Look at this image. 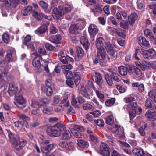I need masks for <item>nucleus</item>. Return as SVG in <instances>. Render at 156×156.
Returning <instances> with one entry per match:
<instances>
[{"label":"nucleus","mask_w":156,"mask_h":156,"mask_svg":"<svg viewBox=\"0 0 156 156\" xmlns=\"http://www.w3.org/2000/svg\"><path fill=\"white\" fill-rule=\"evenodd\" d=\"M105 40L101 37H99L96 41V47L97 49V58L94 60L96 64L100 60H104L107 54L104 48Z\"/></svg>","instance_id":"f257e3e1"},{"label":"nucleus","mask_w":156,"mask_h":156,"mask_svg":"<svg viewBox=\"0 0 156 156\" xmlns=\"http://www.w3.org/2000/svg\"><path fill=\"white\" fill-rule=\"evenodd\" d=\"M66 129L65 126L62 124L57 123L54 126L48 127L47 132L52 137H58Z\"/></svg>","instance_id":"f03ea898"},{"label":"nucleus","mask_w":156,"mask_h":156,"mask_svg":"<svg viewBox=\"0 0 156 156\" xmlns=\"http://www.w3.org/2000/svg\"><path fill=\"white\" fill-rule=\"evenodd\" d=\"M138 106L136 102L128 104L124 107V108L129 112L130 119H133L136 116V109Z\"/></svg>","instance_id":"7ed1b4c3"},{"label":"nucleus","mask_w":156,"mask_h":156,"mask_svg":"<svg viewBox=\"0 0 156 156\" xmlns=\"http://www.w3.org/2000/svg\"><path fill=\"white\" fill-rule=\"evenodd\" d=\"M14 104L19 108L22 109L26 106V101L21 95L16 94H15Z\"/></svg>","instance_id":"20e7f679"},{"label":"nucleus","mask_w":156,"mask_h":156,"mask_svg":"<svg viewBox=\"0 0 156 156\" xmlns=\"http://www.w3.org/2000/svg\"><path fill=\"white\" fill-rule=\"evenodd\" d=\"M45 111H49V110L46 107H44L43 110H42L40 108H37V109H32L31 111V113L38 116L41 121H43L45 119L44 114V112H46Z\"/></svg>","instance_id":"39448f33"},{"label":"nucleus","mask_w":156,"mask_h":156,"mask_svg":"<svg viewBox=\"0 0 156 156\" xmlns=\"http://www.w3.org/2000/svg\"><path fill=\"white\" fill-rule=\"evenodd\" d=\"M100 149L101 154L103 156H110V149L105 143H102L101 144Z\"/></svg>","instance_id":"423d86ee"},{"label":"nucleus","mask_w":156,"mask_h":156,"mask_svg":"<svg viewBox=\"0 0 156 156\" xmlns=\"http://www.w3.org/2000/svg\"><path fill=\"white\" fill-rule=\"evenodd\" d=\"M27 141L21 138H19L18 140H17L13 144L15 149L19 151L24 147Z\"/></svg>","instance_id":"0eeeda50"},{"label":"nucleus","mask_w":156,"mask_h":156,"mask_svg":"<svg viewBox=\"0 0 156 156\" xmlns=\"http://www.w3.org/2000/svg\"><path fill=\"white\" fill-rule=\"evenodd\" d=\"M83 29L80 24H73L71 25L69 28V31L70 34H78Z\"/></svg>","instance_id":"6e6552de"},{"label":"nucleus","mask_w":156,"mask_h":156,"mask_svg":"<svg viewBox=\"0 0 156 156\" xmlns=\"http://www.w3.org/2000/svg\"><path fill=\"white\" fill-rule=\"evenodd\" d=\"M61 6L54 8L53 10L52 14L55 19H58L64 15Z\"/></svg>","instance_id":"1a4fd4ad"},{"label":"nucleus","mask_w":156,"mask_h":156,"mask_svg":"<svg viewBox=\"0 0 156 156\" xmlns=\"http://www.w3.org/2000/svg\"><path fill=\"white\" fill-rule=\"evenodd\" d=\"M18 87L15 83L11 82L9 83L8 92L10 95L12 96L14 94H18Z\"/></svg>","instance_id":"9d476101"},{"label":"nucleus","mask_w":156,"mask_h":156,"mask_svg":"<svg viewBox=\"0 0 156 156\" xmlns=\"http://www.w3.org/2000/svg\"><path fill=\"white\" fill-rule=\"evenodd\" d=\"M138 42L139 45L145 48H148L150 47L149 41L144 37L140 36L138 39Z\"/></svg>","instance_id":"9b49d317"},{"label":"nucleus","mask_w":156,"mask_h":156,"mask_svg":"<svg viewBox=\"0 0 156 156\" xmlns=\"http://www.w3.org/2000/svg\"><path fill=\"white\" fill-rule=\"evenodd\" d=\"M20 3L24 5L27 4V2L26 0H6V4L10 5L13 7H16L19 3Z\"/></svg>","instance_id":"f8f14e48"},{"label":"nucleus","mask_w":156,"mask_h":156,"mask_svg":"<svg viewBox=\"0 0 156 156\" xmlns=\"http://www.w3.org/2000/svg\"><path fill=\"white\" fill-rule=\"evenodd\" d=\"M104 43H105V48L108 54L112 56L111 59H113L115 57L114 56L115 51L113 49V46L109 42L105 43L104 42Z\"/></svg>","instance_id":"ddd939ff"},{"label":"nucleus","mask_w":156,"mask_h":156,"mask_svg":"<svg viewBox=\"0 0 156 156\" xmlns=\"http://www.w3.org/2000/svg\"><path fill=\"white\" fill-rule=\"evenodd\" d=\"M145 107L147 109H151L156 110V105L154 104L152 100L147 99L145 102Z\"/></svg>","instance_id":"4468645a"},{"label":"nucleus","mask_w":156,"mask_h":156,"mask_svg":"<svg viewBox=\"0 0 156 156\" xmlns=\"http://www.w3.org/2000/svg\"><path fill=\"white\" fill-rule=\"evenodd\" d=\"M98 31V29L95 25L91 24L88 27L89 33L92 37L95 36Z\"/></svg>","instance_id":"2eb2a0df"},{"label":"nucleus","mask_w":156,"mask_h":156,"mask_svg":"<svg viewBox=\"0 0 156 156\" xmlns=\"http://www.w3.org/2000/svg\"><path fill=\"white\" fill-rule=\"evenodd\" d=\"M76 52L75 59L76 61H79L83 56L84 51L81 48L77 46L76 48Z\"/></svg>","instance_id":"dca6fc26"},{"label":"nucleus","mask_w":156,"mask_h":156,"mask_svg":"<svg viewBox=\"0 0 156 156\" xmlns=\"http://www.w3.org/2000/svg\"><path fill=\"white\" fill-rule=\"evenodd\" d=\"M54 144H51L47 146H43L41 147V150L43 153L47 154L50 152L53 148Z\"/></svg>","instance_id":"f3484780"},{"label":"nucleus","mask_w":156,"mask_h":156,"mask_svg":"<svg viewBox=\"0 0 156 156\" xmlns=\"http://www.w3.org/2000/svg\"><path fill=\"white\" fill-rule=\"evenodd\" d=\"M138 19L137 14L135 13H132L128 17V19L129 24L133 26Z\"/></svg>","instance_id":"a211bd4d"},{"label":"nucleus","mask_w":156,"mask_h":156,"mask_svg":"<svg viewBox=\"0 0 156 156\" xmlns=\"http://www.w3.org/2000/svg\"><path fill=\"white\" fill-rule=\"evenodd\" d=\"M95 77V82L99 86L100 88H102L101 85L103 83V80L101 74L99 73H96Z\"/></svg>","instance_id":"6ab92c4d"},{"label":"nucleus","mask_w":156,"mask_h":156,"mask_svg":"<svg viewBox=\"0 0 156 156\" xmlns=\"http://www.w3.org/2000/svg\"><path fill=\"white\" fill-rule=\"evenodd\" d=\"M80 93L84 97L90 99L91 98V95L87 89L84 86H81L80 90Z\"/></svg>","instance_id":"aec40b11"},{"label":"nucleus","mask_w":156,"mask_h":156,"mask_svg":"<svg viewBox=\"0 0 156 156\" xmlns=\"http://www.w3.org/2000/svg\"><path fill=\"white\" fill-rule=\"evenodd\" d=\"M74 129L73 130L72 133L74 136L76 138H80L81 137L82 135L77 129L80 130L82 127L78 125L74 126Z\"/></svg>","instance_id":"412c9836"},{"label":"nucleus","mask_w":156,"mask_h":156,"mask_svg":"<svg viewBox=\"0 0 156 156\" xmlns=\"http://www.w3.org/2000/svg\"><path fill=\"white\" fill-rule=\"evenodd\" d=\"M31 36L28 35L25 37L23 43V44L27 46V47L32 48L33 47V45L31 44Z\"/></svg>","instance_id":"4be33fe9"},{"label":"nucleus","mask_w":156,"mask_h":156,"mask_svg":"<svg viewBox=\"0 0 156 156\" xmlns=\"http://www.w3.org/2000/svg\"><path fill=\"white\" fill-rule=\"evenodd\" d=\"M80 42L85 49H87L89 46L90 43L87 37V35H85L81 37Z\"/></svg>","instance_id":"5701e85b"},{"label":"nucleus","mask_w":156,"mask_h":156,"mask_svg":"<svg viewBox=\"0 0 156 156\" xmlns=\"http://www.w3.org/2000/svg\"><path fill=\"white\" fill-rule=\"evenodd\" d=\"M41 58V56H38L36 57L32 61V64L33 66L35 67L39 68L41 66V64L40 60Z\"/></svg>","instance_id":"b1692460"},{"label":"nucleus","mask_w":156,"mask_h":156,"mask_svg":"<svg viewBox=\"0 0 156 156\" xmlns=\"http://www.w3.org/2000/svg\"><path fill=\"white\" fill-rule=\"evenodd\" d=\"M41 89L43 92L46 91V94L47 96H50L52 94L53 91L51 87H47L44 86H42L41 87Z\"/></svg>","instance_id":"393cba45"},{"label":"nucleus","mask_w":156,"mask_h":156,"mask_svg":"<svg viewBox=\"0 0 156 156\" xmlns=\"http://www.w3.org/2000/svg\"><path fill=\"white\" fill-rule=\"evenodd\" d=\"M78 146L80 148H85L87 147L89 144L88 142L83 140L78 139L77 140Z\"/></svg>","instance_id":"a878e982"},{"label":"nucleus","mask_w":156,"mask_h":156,"mask_svg":"<svg viewBox=\"0 0 156 156\" xmlns=\"http://www.w3.org/2000/svg\"><path fill=\"white\" fill-rule=\"evenodd\" d=\"M32 7L31 6H28L24 7L21 10V13L23 16H27L30 14V11L32 10Z\"/></svg>","instance_id":"bb28decb"},{"label":"nucleus","mask_w":156,"mask_h":156,"mask_svg":"<svg viewBox=\"0 0 156 156\" xmlns=\"http://www.w3.org/2000/svg\"><path fill=\"white\" fill-rule=\"evenodd\" d=\"M61 37L60 35H54L52 36L50 41L56 44H59L61 43Z\"/></svg>","instance_id":"cd10ccee"},{"label":"nucleus","mask_w":156,"mask_h":156,"mask_svg":"<svg viewBox=\"0 0 156 156\" xmlns=\"http://www.w3.org/2000/svg\"><path fill=\"white\" fill-rule=\"evenodd\" d=\"M39 3L40 6L44 9L46 12L47 13L50 12V9H48V4L45 2L43 0H41L39 1Z\"/></svg>","instance_id":"c85d7f7f"},{"label":"nucleus","mask_w":156,"mask_h":156,"mask_svg":"<svg viewBox=\"0 0 156 156\" xmlns=\"http://www.w3.org/2000/svg\"><path fill=\"white\" fill-rule=\"evenodd\" d=\"M145 116L150 119H156V111H148L145 114Z\"/></svg>","instance_id":"c756f323"},{"label":"nucleus","mask_w":156,"mask_h":156,"mask_svg":"<svg viewBox=\"0 0 156 156\" xmlns=\"http://www.w3.org/2000/svg\"><path fill=\"white\" fill-rule=\"evenodd\" d=\"M9 137L12 143H14L17 140L18 137L16 135L14 134L9 130H7Z\"/></svg>","instance_id":"7c9ffc66"},{"label":"nucleus","mask_w":156,"mask_h":156,"mask_svg":"<svg viewBox=\"0 0 156 156\" xmlns=\"http://www.w3.org/2000/svg\"><path fill=\"white\" fill-rule=\"evenodd\" d=\"M33 17L37 20H41L44 17V14L42 13H40L37 11H34L32 13Z\"/></svg>","instance_id":"2f4dec72"},{"label":"nucleus","mask_w":156,"mask_h":156,"mask_svg":"<svg viewBox=\"0 0 156 156\" xmlns=\"http://www.w3.org/2000/svg\"><path fill=\"white\" fill-rule=\"evenodd\" d=\"M132 86L134 87L138 88V90L140 92L144 91V87L143 84H139L138 82H135L133 83Z\"/></svg>","instance_id":"473e14b6"},{"label":"nucleus","mask_w":156,"mask_h":156,"mask_svg":"<svg viewBox=\"0 0 156 156\" xmlns=\"http://www.w3.org/2000/svg\"><path fill=\"white\" fill-rule=\"evenodd\" d=\"M92 11L96 16H98L99 14H101L103 12L101 8L98 5L95 6Z\"/></svg>","instance_id":"72a5a7b5"},{"label":"nucleus","mask_w":156,"mask_h":156,"mask_svg":"<svg viewBox=\"0 0 156 156\" xmlns=\"http://www.w3.org/2000/svg\"><path fill=\"white\" fill-rule=\"evenodd\" d=\"M62 133V138L63 140H69L71 137V134L69 130H66V129Z\"/></svg>","instance_id":"f704fd0d"},{"label":"nucleus","mask_w":156,"mask_h":156,"mask_svg":"<svg viewBox=\"0 0 156 156\" xmlns=\"http://www.w3.org/2000/svg\"><path fill=\"white\" fill-rule=\"evenodd\" d=\"M120 74L122 76H125L127 74V69L126 67L123 66H120L118 69Z\"/></svg>","instance_id":"c9c22d12"},{"label":"nucleus","mask_w":156,"mask_h":156,"mask_svg":"<svg viewBox=\"0 0 156 156\" xmlns=\"http://www.w3.org/2000/svg\"><path fill=\"white\" fill-rule=\"evenodd\" d=\"M95 92L96 96L99 98L101 102L104 103L105 99L104 95L101 91L97 90H95Z\"/></svg>","instance_id":"e433bc0d"},{"label":"nucleus","mask_w":156,"mask_h":156,"mask_svg":"<svg viewBox=\"0 0 156 156\" xmlns=\"http://www.w3.org/2000/svg\"><path fill=\"white\" fill-rule=\"evenodd\" d=\"M144 34L146 37L149 38L151 41L153 39V37H154L151 31L147 29L144 30Z\"/></svg>","instance_id":"4c0bfd02"},{"label":"nucleus","mask_w":156,"mask_h":156,"mask_svg":"<svg viewBox=\"0 0 156 156\" xmlns=\"http://www.w3.org/2000/svg\"><path fill=\"white\" fill-rule=\"evenodd\" d=\"M47 30V29L46 26L44 25H41L35 31V33L37 34H40L45 33Z\"/></svg>","instance_id":"58836bf2"},{"label":"nucleus","mask_w":156,"mask_h":156,"mask_svg":"<svg viewBox=\"0 0 156 156\" xmlns=\"http://www.w3.org/2000/svg\"><path fill=\"white\" fill-rule=\"evenodd\" d=\"M105 136L107 138V142L112 146H115V141L114 138L109 134H106Z\"/></svg>","instance_id":"ea45409f"},{"label":"nucleus","mask_w":156,"mask_h":156,"mask_svg":"<svg viewBox=\"0 0 156 156\" xmlns=\"http://www.w3.org/2000/svg\"><path fill=\"white\" fill-rule=\"evenodd\" d=\"M115 99L114 98H112L109 99H107L105 102V103L107 107H111L113 106L115 102Z\"/></svg>","instance_id":"a19ab883"},{"label":"nucleus","mask_w":156,"mask_h":156,"mask_svg":"<svg viewBox=\"0 0 156 156\" xmlns=\"http://www.w3.org/2000/svg\"><path fill=\"white\" fill-rule=\"evenodd\" d=\"M105 76L108 84L109 86H112L113 84L112 77L108 73H105Z\"/></svg>","instance_id":"79ce46f5"},{"label":"nucleus","mask_w":156,"mask_h":156,"mask_svg":"<svg viewBox=\"0 0 156 156\" xmlns=\"http://www.w3.org/2000/svg\"><path fill=\"white\" fill-rule=\"evenodd\" d=\"M132 152L134 154L137 156H142L144 153V150L141 149L134 148Z\"/></svg>","instance_id":"37998d69"},{"label":"nucleus","mask_w":156,"mask_h":156,"mask_svg":"<svg viewBox=\"0 0 156 156\" xmlns=\"http://www.w3.org/2000/svg\"><path fill=\"white\" fill-rule=\"evenodd\" d=\"M74 148V146L72 142L66 141L65 148L67 150H73Z\"/></svg>","instance_id":"c03bdc74"},{"label":"nucleus","mask_w":156,"mask_h":156,"mask_svg":"<svg viewBox=\"0 0 156 156\" xmlns=\"http://www.w3.org/2000/svg\"><path fill=\"white\" fill-rule=\"evenodd\" d=\"M61 103L63 104L64 106L66 107H68L69 105V101L68 99V97H63L61 102Z\"/></svg>","instance_id":"a18cd8bd"},{"label":"nucleus","mask_w":156,"mask_h":156,"mask_svg":"<svg viewBox=\"0 0 156 156\" xmlns=\"http://www.w3.org/2000/svg\"><path fill=\"white\" fill-rule=\"evenodd\" d=\"M62 8L64 14L70 12L72 9L71 6L68 4L65 5L63 7H62Z\"/></svg>","instance_id":"49530a36"},{"label":"nucleus","mask_w":156,"mask_h":156,"mask_svg":"<svg viewBox=\"0 0 156 156\" xmlns=\"http://www.w3.org/2000/svg\"><path fill=\"white\" fill-rule=\"evenodd\" d=\"M114 119L113 116L110 115L107 117L106 118V123L109 125L113 124L114 122Z\"/></svg>","instance_id":"de8ad7c7"},{"label":"nucleus","mask_w":156,"mask_h":156,"mask_svg":"<svg viewBox=\"0 0 156 156\" xmlns=\"http://www.w3.org/2000/svg\"><path fill=\"white\" fill-rule=\"evenodd\" d=\"M90 140L93 142L96 143L98 142V138L94 133L90 134L89 135Z\"/></svg>","instance_id":"09e8293b"},{"label":"nucleus","mask_w":156,"mask_h":156,"mask_svg":"<svg viewBox=\"0 0 156 156\" xmlns=\"http://www.w3.org/2000/svg\"><path fill=\"white\" fill-rule=\"evenodd\" d=\"M114 133L115 135H118V137H119L121 139L123 138L124 137V133L123 131H122L120 128L118 129L117 131Z\"/></svg>","instance_id":"8fccbe9b"},{"label":"nucleus","mask_w":156,"mask_h":156,"mask_svg":"<svg viewBox=\"0 0 156 156\" xmlns=\"http://www.w3.org/2000/svg\"><path fill=\"white\" fill-rule=\"evenodd\" d=\"M50 99L49 98H41L39 100V101L41 106L44 105L45 104L48 103Z\"/></svg>","instance_id":"3c124183"},{"label":"nucleus","mask_w":156,"mask_h":156,"mask_svg":"<svg viewBox=\"0 0 156 156\" xmlns=\"http://www.w3.org/2000/svg\"><path fill=\"white\" fill-rule=\"evenodd\" d=\"M94 122L96 125L100 127H103L105 124L104 121L103 119H98L97 120H95Z\"/></svg>","instance_id":"603ef678"},{"label":"nucleus","mask_w":156,"mask_h":156,"mask_svg":"<svg viewBox=\"0 0 156 156\" xmlns=\"http://www.w3.org/2000/svg\"><path fill=\"white\" fill-rule=\"evenodd\" d=\"M74 113L75 111L72 107L70 106L67 108L66 114L68 116L72 115Z\"/></svg>","instance_id":"864d4df0"},{"label":"nucleus","mask_w":156,"mask_h":156,"mask_svg":"<svg viewBox=\"0 0 156 156\" xmlns=\"http://www.w3.org/2000/svg\"><path fill=\"white\" fill-rule=\"evenodd\" d=\"M136 65L139 67L143 71L145 70L147 67V65H143L139 61H136L135 62Z\"/></svg>","instance_id":"5fc2aeb1"},{"label":"nucleus","mask_w":156,"mask_h":156,"mask_svg":"<svg viewBox=\"0 0 156 156\" xmlns=\"http://www.w3.org/2000/svg\"><path fill=\"white\" fill-rule=\"evenodd\" d=\"M71 103L75 108H79L78 105L77 104V102L76 100L74 95H73L72 96Z\"/></svg>","instance_id":"6e6d98bb"},{"label":"nucleus","mask_w":156,"mask_h":156,"mask_svg":"<svg viewBox=\"0 0 156 156\" xmlns=\"http://www.w3.org/2000/svg\"><path fill=\"white\" fill-rule=\"evenodd\" d=\"M31 107L34 108H39L41 106L40 103L37 101H34L32 102L31 105Z\"/></svg>","instance_id":"4d7b16f0"},{"label":"nucleus","mask_w":156,"mask_h":156,"mask_svg":"<svg viewBox=\"0 0 156 156\" xmlns=\"http://www.w3.org/2000/svg\"><path fill=\"white\" fill-rule=\"evenodd\" d=\"M120 27L125 29H128L129 28V24L127 22H126L124 20L122 21L120 23Z\"/></svg>","instance_id":"13d9d810"},{"label":"nucleus","mask_w":156,"mask_h":156,"mask_svg":"<svg viewBox=\"0 0 156 156\" xmlns=\"http://www.w3.org/2000/svg\"><path fill=\"white\" fill-rule=\"evenodd\" d=\"M50 31L51 33L55 34L58 31V29L53 24H51L50 25Z\"/></svg>","instance_id":"bf43d9fd"},{"label":"nucleus","mask_w":156,"mask_h":156,"mask_svg":"<svg viewBox=\"0 0 156 156\" xmlns=\"http://www.w3.org/2000/svg\"><path fill=\"white\" fill-rule=\"evenodd\" d=\"M134 74L136 77H139L142 75V72L137 67H136L134 72Z\"/></svg>","instance_id":"052dcab7"},{"label":"nucleus","mask_w":156,"mask_h":156,"mask_svg":"<svg viewBox=\"0 0 156 156\" xmlns=\"http://www.w3.org/2000/svg\"><path fill=\"white\" fill-rule=\"evenodd\" d=\"M81 77L79 75L75 76L74 80L75 84L76 86L79 85L80 82Z\"/></svg>","instance_id":"680f3d73"},{"label":"nucleus","mask_w":156,"mask_h":156,"mask_svg":"<svg viewBox=\"0 0 156 156\" xmlns=\"http://www.w3.org/2000/svg\"><path fill=\"white\" fill-rule=\"evenodd\" d=\"M48 121L49 122L53 124L58 122V119L57 117H50L48 118Z\"/></svg>","instance_id":"e2e57ef3"},{"label":"nucleus","mask_w":156,"mask_h":156,"mask_svg":"<svg viewBox=\"0 0 156 156\" xmlns=\"http://www.w3.org/2000/svg\"><path fill=\"white\" fill-rule=\"evenodd\" d=\"M2 39L6 43H8L9 41V38L8 35L6 33H4L2 36Z\"/></svg>","instance_id":"0e129e2a"},{"label":"nucleus","mask_w":156,"mask_h":156,"mask_svg":"<svg viewBox=\"0 0 156 156\" xmlns=\"http://www.w3.org/2000/svg\"><path fill=\"white\" fill-rule=\"evenodd\" d=\"M45 46L46 48L49 51H54L55 49V48L54 46L48 43L45 44Z\"/></svg>","instance_id":"69168bd1"},{"label":"nucleus","mask_w":156,"mask_h":156,"mask_svg":"<svg viewBox=\"0 0 156 156\" xmlns=\"http://www.w3.org/2000/svg\"><path fill=\"white\" fill-rule=\"evenodd\" d=\"M142 54L144 58L150 59L149 50H144L143 51L142 53Z\"/></svg>","instance_id":"338daca9"},{"label":"nucleus","mask_w":156,"mask_h":156,"mask_svg":"<svg viewBox=\"0 0 156 156\" xmlns=\"http://www.w3.org/2000/svg\"><path fill=\"white\" fill-rule=\"evenodd\" d=\"M93 107L92 105L88 103H85L83 104V109L86 110H90Z\"/></svg>","instance_id":"774afa93"}]
</instances>
